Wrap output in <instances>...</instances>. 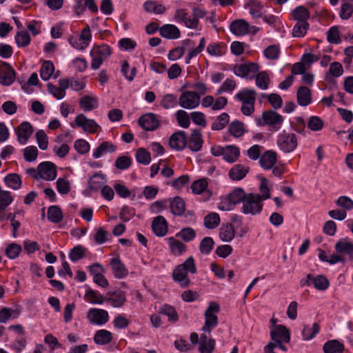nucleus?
I'll list each match as a JSON object with an SVG mask.
<instances>
[{
  "instance_id": "603ef678",
  "label": "nucleus",
  "mask_w": 353,
  "mask_h": 353,
  "mask_svg": "<svg viewBox=\"0 0 353 353\" xmlns=\"http://www.w3.org/2000/svg\"><path fill=\"white\" fill-rule=\"evenodd\" d=\"M159 313L166 315L170 321L176 322L178 321V314L174 307L169 305H164L159 309Z\"/></svg>"
},
{
  "instance_id": "79ce46f5",
  "label": "nucleus",
  "mask_w": 353,
  "mask_h": 353,
  "mask_svg": "<svg viewBox=\"0 0 353 353\" xmlns=\"http://www.w3.org/2000/svg\"><path fill=\"white\" fill-rule=\"evenodd\" d=\"M48 219L54 223H59L63 219V213L57 205H52L48 210Z\"/></svg>"
},
{
  "instance_id": "39448f33",
  "label": "nucleus",
  "mask_w": 353,
  "mask_h": 353,
  "mask_svg": "<svg viewBox=\"0 0 353 353\" xmlns=\"http://www.w3.org/2000/svg\"><path fill=\"white\" fill-rule=\"evenodd\" d=\"M15 77L14 68L6 62H1L0 64V83L6 86L10 85L14 81Z\"/></svg>"
},
{
  "instance_id": "c85d7f7f",
  "label": "nucleus",
  "mask_w": 353,
  "mask_h": 353,
  "mask_svg": "<svg viewBox=\"0 0 353 353\" xmlns=\"http://www.w3.org/2000/svg\"><path fill=\"white\" fill-rule=\"evenodd\" d=\"M297 102L301 106H306L311 103V90L306 86H301L296 93Z\"/></svg>"
},
{
  "instance_id": "9d476101",
  "label": "nucleus",
  "mask_w": 353,
  "mask_h": 353,
  "mask_svg": "<svg viewBox=\"0 0 353 353\" xmlns=\"http://www.w3.org/2000/svg\"><path fill=\"white\" fill-rule=\"evenodd\" d=\"M38 170L40 172V179L53 181L57 177L56 165L50 161L41 163L38 165Z\"/></svg>"
},
{
  "instance_id": "f257e3e1",
  "label": "nucleus",
  "mask_w": 353,
  "mask_h": 353,
  "mask_svg": "<svg viewBox=\"0 0 353 353\" xmlns=\"http://www.w3.org/2000/svg\"><path fill=\"white\" fill-rule=\"evenodd\" d=\"M248 194L245 192L243 188H236L229 193L225 197L221 198L218 204V208L222 211H230L234 207L243 202Z\"/></svg>"
},
{
  "instance_id": "e433bc0d",
  "label": "nucleus",
  "mask_w": 353,
  "mask_h": 353,
  "mask_svg": "<svg viewBox=\"0 0 353 353\" xmlns=\"http://www.w3.org/2000/svg\"><path fill=\"white\" fill-rule=\"evenodd\" d=\"M221 219L218 213L210 212L204 217L203 224L208 229H214L220 224Z\"/></svg>"
},
{
  "instance_id": "8fccbe9b",
  "label": "nucleus",
  "mask_w": 353,
  "mask_h": 353,
  "mask_svg": "<svg viewBox=\"0 0 353 353\" xmlns=\"http://www.w3.org/2000/svg\"><path fill=\"white\" fill-rule=\"evenodd\" d=\"M205 315V323L202 330L205 332L210 333L212 330L218 325V317L216 315Z\"/></svg>"
},
{
  "instance_id": "0eeeda50",
  "label": "nucleus",
  "mask_w": 353,
  "mask_h": 353,
  "mask_svg": "<svg viewBox=\"0 0 353 353\" xmlns=\"http://www.w3.org/2000/svg\"><path fill=\"white\" fill-rule=\"evenodd\" d=\"M87 318L92 324L103 325L109 320V315L106 310L98 308H91L87 313Z\"/></svg>"
},
{
  "instance_id": "4d7b16f0",
  "label": "nucleus",
  "mask_w": 353,
  "mask_h": 353,
  "mask_svg": "<svg viewBox=\"0 0 353 353\" xmlns=\"http://www.w3.org/2000/svg\"><path fill=\"white\" fill-rule=\"evenodd\" d=\"M243 123L239 121H232L228 127L229 132L235 137H239L244 132Z\"/></svg>"
},
{
  "instance_id": "473e14b6",
  "label": "nucleus",
  "mask_w": 353,
  "mask_h": 353,
  "mask_svg": "<svg viewBox=\"0 0 353 353\" xmlns=\"http://www.w3.org/2000/svg\"><path fill=\"white\" fill-rule=\"evenodd\" d=\"M112 333L106 330H98L94 336V341L98 345H105L111 342Z\"/></svg>"
},
{
  "instance_id": "c9c22d12",
  "label": "nucleus",
  "mask_w": 353,
  "mask_h": 353,
  "mask_svg": "<svg viewBox=\"0 0 353 353\" xmlns=\"http://www.w3.org/2000/svg\"><path fill=\"white\" fill-rule=\"evenodd\" d=\"M170 210L173 214L181 216L185 210V201L179 196L175 197L170 203Z\"/></svg>"
},
{
  "instance_id": "aec40b11",
  "label": "nucleus",
  "mask_w": 353,
  "mask_h": 353,
  "mask_svg": "<svg viewBox=\"0 0 353 353\" xmlns=\"http://www.w3.org/2000/svg\"><path fill=\"white\" fill-rule=\"evenodd\" d=\"M188 148L192 152L199 151L203 145V139L199 130L192 131L189 140L187 139Z\"/></svg>"
},
{
  "instance_id": "dca6fc26",
  "label": "nucleus",
  "mask_w": 353,
  "mask_h": 353,
  "mask_svg": "<svg viewBox=\"0 0 353 353\" xmlns=\"http://www.w3.org/2000/svg\"><path fill=\"white\" fill-rule=\"evenodd\" d=\"M170 146L176 150H182L187 145V137L185 132L179 131L172 134L169 140Z\"/></svg>"
},
{
  "instance_id": "2f4dec72",
  "label": "nucleus",
  "mask_w": 353,
  "mask_h": 353,
  "mask_svg": "<svg viewBox=\"0 0 353 353\" xmlns=\"http://www.w3.org/2000/svg\"><path fill=\"white\" fill-rule=\"evenodd\" d=\"M244 7L250 8V14L252 18L257 19L262 17L263 6L261 2L248 1Z\"/></svg>"
},
{
  "instance_id": "f8f14e48",
  "label": "nucleus",
  "mask_w": 353,
  "mask_h": 353,
  "mask_svg": "<svg viewBox=\"0 0 353 353\" xmlns=\"http://www.w3.org/2000/svg\"><path fill=\"white\" fill-rule=\"evenodd\" d=\"M270 337L273 342L283 341L288 343L290 341V331L283 325H275L270 331Z\"/></svg>"
},
{
  "instance_id": "4be33fe9",
  "label": "nucleus",
  "mask_w": 353,
  "mask_h": 353,
  "mask_svg": "<svg viewBox=\"0 0 353 353\" xmlns=\"http://www.w3.org/2000/svg\"><path fill=\"white\" fill-rule=\"evenodd\" d=\"M194 43L191 39H185L183 41V46L177 47L170 51L168 58L170 60L175 61L183 56L188 47H192Z\"/></svg>"
},
{
  "instance_id": "a878e982",
  "label": "nucleus",
  "mask_w": 353,
  "mask_h": 353,
  "mask_svg": "<svg viewBox=\"0 0 353 353\" xmlns=\"http://www.w3.org/2000/svg\"><path fill=\"white\" fill-rule=\"evenodd\" d=\"M248 172V167L242 164H236L230 170L229 176L233 181H240L246 176Z\"/></svg>"
},
{
  "instance_id": "774afa93",
  "label": "nucleus",
  "mask_w": 353,
  "mask_h": 353,
  "mask_svg": "<svg viewBox=\"0 0 353 353\" xmlns=\"http://www.w3.org/2000/svg\"><path fill=\"white\" fill-rule=\"evenodd\" d=\"M92 52L105 59L112 54V50L108 45L103 44L94 47Z\"/></svg>"
},
{
  "instance_id": "49530a36",
  "label": "nucleus",
  "mask_w": 353,
  "mask_h": 353,
  "mask_svg": "<svg viewBox=\"0 0 353 353\" xmlns=\"http://www.w3.org/2000/svg\"><path fill=\"white\" fill-rule=\"evenodd\" d=\"M229 121V114L226 112H223L212 123L211 128L212 130H221L228 124Z\"/></svg>"
},
{
  "instance_id": "37998d69",
  "label": "nucleus",
  "mask_w": 353,
  "mask_h": 353,
  "mask_svg": "<svg viewBox=\"0 0 353 353\" xmlns=\"http://www.w3.org/2000/svg\"><path fill=\"white\" fill-rule=\"evenodd\" d=\"M30 36L25 30L18 31L15 35V41L17 46L19 48L28 46L30 43Z\"/></svg>"
},
{
  "instance_id": "c756f323",
  "label": "nucleus",
  "mask_w": 353,
  "mask_h": 353,
  "mask_svg": "<svg viewBox=\"0 0 353 353\" xmlns=\"http://www.w3.org/2000/svg\"><path fill=\"white\" fill-rule=\"evenodd\" d=\"M235 236V230L232 223L223 224L220 228L219 237L224 242H230Z\"/></svg>"
},
{
  "instance_id": "58836bf2",
  "label": "nucleus",
  "mask_w": 353,
  "mask_h": 353,
  "mask_svg": "<svg viewBox=\"0 0 353 353\" xmlns=\"http://www.w3.org/2000/svg\"><path fill=\"white\" fill-rule=\"evenodd\" d=\"M320 331V326L317 323H313L312 327L304 325L301 334L303 340L309 341L313 339Z\"/></svg>"
},
{
  "instance_id": "5fc2aeb1",
  "label": "nucleus",
  "mask_w": 353,
  "mask_h": 353,
  "mask_svg": "<svg viewBox=\"0 0 353 353\" xmlns=\"http://www.w3.org/2000/svg\"><path fill=\"white\" fill-rule=\"evenodd\" d=\"M85 296L92 304H102L105 302V297L92 289H89L85 292Z\"/></svg>"
},
{
  "instance_id": "3c124183",
  "label": "nucleus",
  "mask_w": 353,
  "mask_h": 353,
  "mask_svg": "<svg viewBox=\"0 0 353 353\" xmlns=\"http://www.w3.org/2000/svg\"><path fill=\"white\" fill-rule=\"evenodd\" d=\"M179 101H177L176 96L173 94H166L163 96L160 105L165 109H170L174 108Z\"/></svg>"
},
{
  "instance_id": "f3484780",
  "label": "nucleus",
  "mask_w": 353,
  "mask_h": 353,
  "mask_svg": "<svg viewBox=\"0 0 353 353\" xmlns=\"http://www.w3.org/2000/svg\"><path fill=\"white\" fill-rule=\"evenodd\" d=\"M174 19L176 21H182L189 28L197 27L199 21L191 18L183 9H178L174 14Z\"/></svg>"
},
{
  "instance_id": "cd10ccee",
  "label": "nucleus",
  "mask_w": 353,
  "mask_h": 353,
  "mask_svg": "<svg viewBox=\"0 0 353 353\" xmlns=\"http://www.w3.org/2000/svg\"><path fill=\"white\" fill-rule=\"evenodd\" d=\"M256 92L252 89H243L239 92L235 97L243 104L254 103L256 100Z\"/></svg>"
},
{
  "instance_id": "0e129e2a",
  "label": "nucleus",
  "mask_w": 353,
  "mask_h": 353,
  "mask_svg": "<svg viewBox=\"0 0 353 353\" xmlns=\"http://www.w3.org/2000/svg\"><path fill=\"white\" fill-rule=\"evenodd\" d=\"M176 117L179 125L183 128H188L190 124V117L188 114L182 110H179L176 112Z\"/></svg>"
},
{
  "instance_id": "ea45409f",
  "label": "nucleus",
  "mask_w": 353,
  "mask_h": 353,
  "mask_svg": "<svg viewBox=\"0 0 353 353\" xmlns=\"http://www.w3.org/2000/svg\"><path fill=\"white\" fill-rule=\"evenodd\" d=\"M6 184L13 190H19L22 183L21 179L18 174L11 173L4 177Z\"/></svg>"
},
{
  "instance_id": "412c9836",
  "label": "nucleus",
  "mask_w": 353,
  "mask_h": 353,
  "mask_svg": "<svg viewBox=\"0 0 353 353\" xmlns=\"http://www.w3.org/2000/svg\"><path fill=\"white\" fill-rule=\"evenodd\" d=\"M110 265L116 278L123 279L128 274V270L119 257L112 259Z\"/></svg>"
},
{
  "instance_id": "c03bdc74",
  "label": "nucleus",
  "mask_w": 353,
  "mask_h": 353,
  "mask_svg": "<svg viewBox=\"0 0 353 353\" xmlns=\"http://www.w3.org/2000/svg\"><path fill=\"white\" fill-rule=\"evenodd\" d=\"M54 71V66L52 61H46L40 68V76L43 81L50 79Z\"/></svg>"
},
{
  "instance_id": "052dcab7",
  "label": "nucleus",
  "mask_w": 353,
  "mask_h": 353,
  "mask_svg": "<svg viewBox=\"0 0 353 353\" xmlns=\"http://www.w3.org/2000/svg\"><path fill=\"white\" fill-rule=\"evenodd\" d=\"M270 82L268 74L266 72H259L256 76V85L262 90H266L268 88Z\"/></svg>"
},
{
  "instance_id": "1a4fd4ad",
  "label": "nucleus",
  "mask_w": 353,
  "mask_h": 353,
  "mask_svg": "<svg viewBox=\"0 0 353 353\" xmlns=\"http://www.w3.org/2000/svg\"><path fill=\"white\" fill-rule=\"evenodd\" d=\"M336 253L347 255L348 259L353 262V242L348 238L339 239L334 245Z\"/></svg>"
},
{
  "instance_id": "4468645a",
  "label": "nucleus",
  "mask_w": 353,
  "mask_h": 353,
  "mask_svg": "<svg viewBox=\"0 0 353 353\" xmlns=\"http://www.w3.org/2000/svg\"><path fill=\"white\" fill-rule=\"evenodd\" d=\"M15 132L18 141L23 145L26 144L33 132L32 125L28 121L22 122L16 129Z\"/></svg>"
},
{
  "instance_id": "72a5a7b5",
  "label": "nucleus",
  "mask_w": 353,
  "mask_h": 353,
  "mask_svg": "<svg viewBox=\"0 0 353 353\" xmlns=\"http://www.w3.org/2000/svg\"><path fill=\"white\" fill-rule=\"evenodd\" d=\"M116 150V146L111 142L104 141L101 143L99 146L93 152V157L94 159L100 158L103 154L106 152H113Z\"/></svg>"
},
{
  "instance_id": "6ab92c4d",
  "label": "nucleus",
  "mask_w": 353,
  "mask_h": 353,
  "mask_svg": "<svg viewBox=\"0 0 353 353\" xmlns=\"http://www.w3.org/2000/svg\"><path fill=\"white\" fill-rule=\"evenodd\" d=\"M276 161V152L273 150H267L261 156L259 163L262 168L270 170L273 168Z\"/></svg>"
},
{
  "instance_id": "f704fd0d",
  "label": "nucleus",
  "mask_w": 353,
  "mask_h": 353,
  "mask_svg": "<svg viewBox=\"0 0 353 353\" xmlns=\"http://www.w3.org/2000/svg\"><path fill=\"white\" fill-rule=\"evenodd\" d=\"M292 14L294 19L297 22H307L310 18V12L303 6L296 7L292 11Z\"/></svg>"
},
{
  "instance_id": "ddd939ff",
  "label": "nucleus",
  "mask_w": 353,
  "mask_h": 353,
  "mask_svg": "<svg viewBox=\"0 0 353 353\" xmlns=\"http://www.w3.org/2000/svg\"><path fill=\"white\" fill-rule=\"evenodd\" d=\"M76 125L82 128L85 132L94 133L97 131L99 125L94 119H88L83 114H80L75 118Z\"/></svg>"
},
{
  "instance_id": "a19ab883",
  "label": "nucleus",
  "mask_w": 353,
  "mask_h": 353,
  "mask_svg": "<svg viewBox=\"0 0 353 353\" xmlns=\"http://www.w3.org/2000/svg\"><path fill=\"white\" fill-rule=\"evenodd\" d=\"M269 181L266 178H261L259 190L261 194H254V195L262 203L263 201L270 198V189L268 188Z\"/></svg>"
},
{
  "instance_id": "7c9ffc66",
  "label": "nucleus",
  "mask_w": 353,
  "mask_h": 353,
  "mask_svg": "<svg viewBox=\"0 0 353 353\" xmlns=\"http://www.w3.org/2000/svg\"><path fill=\"white\" fill-rule=\"evenodd\" d=\"M170 251L175 255H181L182 253L185 252V245L180 241L176 239L173 236H170L167 239Z\"/></svg>"
},
{
  "instance_id": "4c0bfd02",
  "label": "nucleus",
  "mask_w": 353,
  "mask_h": 353,
  "mask_svg": "<svg viewBox=\"0 0 353 353\" xmlns=\"http://www.w3.org/2000/svg\"><path fill=\"white\" fill-rule=\"evenodd\" d=\"M226 46L223 43H210L207 47V52L211 56L221 57L225 54Z\"/></svg>"
},
{
  "instance_id": "393cba45",
  "label": "nucleus",
  "mask_w": 353,
  "mask_h": 353,
  "mask_svg": "<svg viewBox=\"0 0 353 353\" xmlns=\"http://www.w3.org/2000/svg\"><path fill=\"white\" fill-rule=\"evenodd\" d=\"M161 37L169 39H176L180 37V31L179 28L172 24L163 25L159 29Z\"/></svg>"
},
{
  "instance_id": "bb28decb",
  "label": "nucleus",
  "mask_w": 353,
  "mask_h": 353,
  "mask_svg": "<svg viewBox=\"0 0 353 353\" xmlns=\"http://www.w3.org/2000/svg\"><path fill=\"white\" fill-rule=\"evenodd\" d=\"M324 353H343L345 346L343 343L336 339L326 341L323 347Z\"/></svg>"
},
{
  "instance_id": "09e8293b",
  "label": "nucleus",
  "mask_w": 353,
  "mask_h": 353,
  "mask_svg": "<svg viewBox=\"0 0 353 353\" xmlns=\"http://www.w3.org/2000/svg\"><path fill=\"white\" fill-rule=\"evenodd\" d=\"M81 108L84 111H91L97 108L98 103L97 99L89 96H84L80 100Z\"/></svg>"
},
{
  "instance_id": "e2e57ef3",
  "label": "nucleus",
  "mask_w": 353,
  "mask_h": 353,
  "mask_svg": "<svg viewBox=\"0 0 353 353\" xmlns=\"http://www.w3.org/2000/svg\"><path fill=\"white\" fill-rule=\"evenodd\" d=\"M208 187V181L205 178H202L194 181L191 185L193 193L199 194L203 192Z\"/></svg>"
},
{
  "instance_id": "a18cd8bd",
  "label": "nucleus",
  "mask_w": 353,
  "mask_h": 353,
  "mask_svg": "<svg viewBox=\"0 0 353 353\" xmlns=\"http://www.w3.org/2000/svg\"><path fill=\"white\" fill-rule=\"evenodd\" d=\"M239 149L233 145H228L224 150V160L228 163L236 161L239 156Z\"/></svg>"
},
{
  "instance_id": "680f3d73",
  "label": "nucleus",
  "mask_w": 353,
  "mask_h": 353,
  "mask_svg": "<svg viewBox=\"0 0 353 353\" xmlns=\"http://www.w3.org/2000/svg\"><path fill=\"white\" fill-rule=\"evenodd\" d=\"M329 281L327 278L321 274L314 276L313 285L318 290H325L329 287Z\"/></svg>"
},
{
  "instance_id": "2eb2a0df",
  "label": "nucleus",
  "mask_w": 353,
  "mask_h": 353,
  "mask_svg": "<svg viewBox=\"0 0 353 353\" xmlns=\"http://www.w3.org/2000/svg\"><path fill=\"white\" fill-rule=\"evenodd\" d=\"M259 70V66L257 63L248 62L246 63L236 64L234 65V73L240 77H245L250 72H256Z\"/></svg>"
},
{
  "instance_id": "864d4df0",
  "label": "nucleus",
  "mask_w": 353,
  "mask_h": 353,
  "mask_svg": "<svg viewBox=\"0 0 353 353\" xmlns=\"http://www.w3.org/2000/svg\"><path fill=\"white\" fill-rule=\"evenodd\" d=\"M214 240L212 239V238L209 237V236L204 237L200 242V245H199L200 252L203 254L208 255L211 252L212 250L214 248Z\"/></svg>"
},
{
  "instance_id": "6e6d98bb",
  "label": "nucleus",
  "mask_w": 353,
  "mask_h": 353,
  "mask_svg": "<svg viewBox=\"0 0 353 353\" xmlns=\"http://www.w3.org/2000/svg\"><path fill=\"white\" fill-rule=\"evenodd\" d=\"M135 157L139 163L143 165H148L151 161L150 153L143 148H140L137 150Z\"/></svg>"
},
{
  "instance_id": "bf43d9fd",
  "label": "nucleus",
  "mask_w": 353,
  "mask_h": 353,
  "mask_svg": "<svg viewBox=\"0 0 353 353\" xmlns=\"http://www.w3.org/2000/svg\"><path fill=\"white\" fill-rule=\"evenodd\" d=\"M177 237L182 239L185 242L192 241L196 236V232L192 228H185L181 229L176 234Z\"/></svg>"
},
{
  "instance_id": "6e6552de",
  "label": "nucleus",
  "mask_w": 353,
  "mask_h": 353,
  "mask_svg": "<svg viewBox=\"0 0 353 353\" xmlns=\"http://www.w3.org/2000/svg\"><path fill=\"white\" fill-rule=\"evenodd\" d=\"M262 119L264 125L272 126L275 130H278L283 122V117L274 110L263 112Z\"/></svg>"
},
{
  "instance_id": "7ed1b4c3",
  "label": "nucleus",
  "mask_w": 353,
  "mask_h": 353,
  "mask_svg": "<svg viewBox=\"0 0 353 353\" xmlns=\"http://www.w3.org/2000/svg\"><path fill=\"white\" fill-rule=\"evenodd\" d=\"M276 143L279 149L285 153L294 151L297 146V138L293 133L285 131L278 135Z\"/></svg>"
},
{
  "instance_id": "a211bd4d",
  "label": "nucleus",
  "mask_w": 353,
  "mask_h": 353,
  "mask_svg": "<svg viewBox=\"0 0 353 353\" xmlns=\"http://www.w3.org/2000/svg\"><path fill=\"white\" fill-rule=\"evenodd\" d=\"M152 229L158 236H163L168 232V223L163 216L155 217L152 223Z\"/></svg>"
},
{
  "instance_id": "338daca9",
  "label": "nucleus",
  "mask_w": 353,
  "mask_h": 353,
  "mask_svg": "<svg viewBox=\"0 0 353 353\" xmlns=\"http://www.w3.org/2000/svg\"><path fill=\"white\" fill-rule=\"evenodd\" d=\"M21 252V247L17 243H11L6 248V254L10 259H14L19 256Z\"/></svg>"
},
{
  "instance_id": "5701e85b",
  "label": "nucleus",
  "mask_w": 353,
  "mask_h": 353,
  "mask_svg": "<svg viewBox=\"0 0 353 353\" xmlns=\"http://www.w3.org/2000/svg\"><path fill=\"white\" fill-rule=\"evenodd\" d=\"M250 25L243 19H237L231 23V32L237 36H243L248 32Z\"/></svg>"
},
{
  "instance_id": "9b49d317",
  "label": "nucleus",
  "mask_w": 353,
  "mask_h": 353,
  "mask_svg": "<svg viewBox=\"0 0 353 353\" xmlns=\"http://www.w3.org/2000/svg\"><path fill=\"white\" fill-rule=\"evenodd\" d=\"M126 301L125 294L121 290L109 291L105 296V302L110 303L113 307H120Z\"/></svg>"
},
{
  "instance_id": "423d86ee",
  "label": "nucleus",
  "mask_w": 353,
  "mask_h": 353,
  "mask_svg": "<svg viewBox=\"0 0 353 353\" xmlns=\"http://www.w3.org/2000/svg\"><path fill=\"white\" fill-rule=\"evenodd\" d=\"M139 125L146 131H154L159 128L160 121L157 115L148 113L142 115L138 120Z\"/></svg>"
},
{
  "instance_id": "13d9d810",
  "label": "nucleus",
  "mask_w": 353,
  "mask_h": 353,
  "mask_svg": "<svg viewBox=\"0 0 353 353\" xmlns=\"http://www.w3.org/2000/svg\"><path fill=\"white\" fill-rule=\"evenodd\" d=\"M309 28L307 22H296L292 30V36L294 37H303Z\"/></svg>"
},
{
  "instance_id": "de8ad7c7",
  "label": "nucleus",
  "mask_w": 353,
  "mask_h": 353,
  "mask_svg": "<svg viewBox=\"0 0 353 353\" xmlns=\"http://www.w3.org/2000/svg\"><path fill=\"white\" fill-rule=\"evenodd\" d=\"M104 177L102 174H94L88 181V187L92 191H97L104 183Z\"/></svg>"
},
{
  "instance_id": "b1692460",
  "label": "nucleus",
  "mask_w": 353,
  "mask_h": 353,
  "mask_svg": "<svg viewBox=\"0 0 353 353\" xmlns=\"http://www.w3.org/2000/svg\"><path fill=\"white\" fill-rule=\"evenodd\" d=\"M172 277L174 281L179 283L183 288L188 287L190 283L187 272L179 265L174 268Z\"/></svg>"
},
{
  "instance_id": "f03ea898",
  "label": "nucleus",
  "mask_w": 353,
  "mask_h": 353,
  "mask_svg": "<svg viewBox=\"0 0 353 353\" xmlns=\"http://www.w3.org/2000/svg\"><path fill=\"white\" fill-rule=\"evenodd\" d=\"M263 203L258 199L254 193H249L243 200L241 212L252 216L259 214L263 209Z\"/></svg>"
},
{
  "instance_id": "20e7f679",
  "label": "nucleus",
  "mask_w": 353,
  "mask_h": 353,
  "mask_svg": "<svg viewBox=\"0 0 353 353\" xmlns=\"http://www.w3.org/2000/svg\"><path fill=\"white\" fill-rule=\"evenodd\" d=\"M200 103V97L193 91H185L181 94L179 99V104L185 109L196 108Z\"/></svg>"
},
{
  "instance_id": "69168bd1",
  "label": "nucleus",
  "mask_w": 353,
  "mask_h": 353,
  "mask_svg": "<svg viewBox=\"0 0 353 353\" xmlns=\"http://www.w3.org/2000/svg\"><path fill=\"white\" fill-rule=\"evenodd\" d=\"M38 152L36 146H28L23 150V158L28 162H33L37 159Z\"/></svg>"
}]
</instances>
